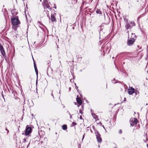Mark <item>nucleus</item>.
Here are the masks:
<instances>
[{
	"mask_svg": "<svg viewBox=\"0 0 148 148\" xmlns=\"http://www.w3.org/2000/svg\"><path fill=\"white\" fill-rule=\"evenodd\" d=\"M135 25V24L134 21H129L127 22L125 25V27L127 29H131L132 27Z\"/></svg>",
	"mask_w": 148,
	"mask_h": 148,
	"instance_id": "nucleus-1",
	"label": "nucleus"
},
{
	"mask_svg": "<svg viewBox=\"0 0 148 148\" xmlns=\"http://www.w3.org/2000/svg\"><path fill=\"white\" fill-rule=\"evenodd\" d=\"M32 130V128L29 127L28 125L26 126L25 131V134L26 136H30V134L31 133Z\"/></svg>",
	"mask_w": 148,
	"mask_h": 148,
	"instance_id": "nucleus-2",
	"label": "nucleus"
},
{
	"mask_svg": "<svg viewBox=\"0 0 148 148\" xmlns=\"http://www.w3.org/2000/svg\"><path fill=\"white\" fill-rule=\"evenodd\" d=\"M95 133L96 136V138L98 143H101L102 139L101 137V135L99 134V132L97 130L95 131Z\"/></svg>",
	"mask_w": 148,
	"mask_h": 148,
	"instance_id": "nucleus-3",
	"label": "nucleus"
},
{
	"mask_svg": "<svg viewBox=\"0 0 148 148\" xmlns=\"http://www.w3.org/2000/svg\"><path fill=\"white\" fill-rule=\"evenodd\" d=\"M11 21L13 25H17L20 23L18 19L15 17L12 18V19Z\"/></svg>",
	"mask_w": 148,
	"mask_h": 148,
	"instance_id": "nucleus-4",
	"label": "nucleus"
},
{
	"mask_svg": "<svg viewBox=\"0 0 148 148\" xmlns=\"http://www.w3.org/2000/svg\"><path fill=\"white\" fill-rule=\"evenodd\" d=\"M135 41V39L133 38H130V39H128L127 42V44L129 46L132 45Z\"/></svg>",
	"mask_w": 148,
	"mask_h": 148,
	"instance_id": "nucleus-5",
	"label": "nucleus"
},
{
	"mask_svg": "<svg viewBox=\"0 0 148 148\" xmlns=\"http://www.w3.org/2000/svg\"><path fill=\"white\" fill-rule=\"evenodd\" d=\"M0 50L2 55H3V57L6 59V56L5 55V52L4 50V48L3 47L1 46Z\"/></svg>",
	"mask_w": 148,
	"mask_h": 148,
	"instance_id": "nucleus-6",
	"label": "nucleus"
},
{
	"mask_svg": "<svg viewBox=\"0 0 148 148\" xmlns=\"http://www.w3.org/2000/svg\"><path fill=\"white\" fill-rule=\"evenodd\" d=\"M44 6L46 8H48L49 10H51V8L49 5V4L48 3L47 1H45L44 2Z\"/></svg>",
	"mask_w": 148,
	"mask_h": 148,
	"instance_id": "nucleus-7",
	"label": "nucleus"
},
{
	"mask_svg": "<svg viewBox=\"0 0 148 148\" xmlns=\"http://www.w3.org/2000/svg\"><path fill=\"white\" fill-rule=\"evenodd\" d=\"M134 91V89L132 87H130L128 90V92L130 95H132Z\"/></svg>",
	"mask_w": 148,
	"mask_h": 148,
	"instance_id": "nucleus-8",
	"label": "nucleus"
},
{
	"mask_svg": "<svg viewBox=\"0 0 148 148\" xmlns=\"http://www.w3.org/2000/svg\"><path fill=\"white\" fill-rule=\"evenodd\" d=\"M104 28V26L103 24H102L99 27V34L102 31Z\"/></svg>",
	"mask_w": 148,
	"mask_h": 148,
	"instance_id": "nucleus-9",
	"label": "nucleus"
},
{
	"mask_svg": "<svg viewBox=\"0 0 148 148\" xmlns=\"http://www.w3.org/2000/svg\"><path fill=\"white\" fill-rule=\"evenodd\" d=\"M47 74L48 75L49 73H52V69L51 67L49 66L47 68Z\"/></svg>",
	"mask_w": 148,
	"mask_h": 148,
	"instance_id": "nucleus-10",
	"label": "nucleus"
},
{
	"mask_svg": "<svg viewBox=\"0 0 148 148\" xmlns=\"http://www.w3.org/2000/svg\"><path fill=\"white\" fill-rule=\"evenodd\" d=\"M78 104L79 105H82V101L81 99L80 98L77 97L76 98Z\"/></svg>",
	"mask_w": 148,
	"mask_h": 148,
	"instance_id": "nucleus-11",
	"label": "nucleus"
},
{
	"mask_svg": "<svg viewBox=\"0 0 148 148\" xmlns=\"http://www.w3.org/2000/svg\"><path fill=\"white\" fill-rule=\"evenodd\" d=\"M51 21L52 22H56V18L55 17L53 16V15L52 14L51 16Z\"/></svg>",
	"mask_w": 148,
	"mask_h": 148,
	"instance_id": "nucleus-12",
	"label": "nucleus"
},
{
	"mask_svg": "<svg viewBox=\"0 0 148 148\" xmlns=\"http://www.w3.org/2000/svg\"><path fill=\"white\" fill-rule=\"evenodd\" d=\"M34 66L36 74L37 75V76L38 75V71L37 69L36 64L34 62Z\"/></svg>",
	"mask_w": 148,
	"mask_h": 148,
	"instance_id": "nucleus-13",
	"label": "nucleus"
},
{
	"mask_svg": "<svg viewBox=\"0 0 148 148\" xmlns=\"http://www.w3.org/2000/svg\"><path fill=\"white\" fill-rule=\"evenodd\" d=\"M131 119H132V121H133L134 123L136 125L137 124L138 122V120L136 118H132Z\"/></svg>",
	"mask_w": 148,
	"mask_h": 148,
	"instance_id": "nucleus-14",
	"label": "nucleus"
},
{
	"mask_svg": "<svg viewBox=\"0 0 148 148\" xmlns=\"http://www.w3.org/2000/svg\"><path fill=\"white\" fill-rule=\"evenodd\" d=\"M92 115L94 119H97V116L94 113H92Z\"/></svg>",
	"mask_w": 148,
	"mask_h": 148,
	"instance_id": "nucleus-15",
	"label": "nucleus"
},
{
	"mask_svg": "<svg viewBox=\"0 0 148 148\" xmlns=\"http://www.w3.org/2000/svg\"><path fill=\"white\" fill-rule=\"evenodd\" d=\"M62 128L64 130H66L67 129V125H64L62 126Z\"/></svg>",
	"mask_w": 148,
	"mask_h": 148,
	"instance_id": "nucleus-16",
	"label": "nucleus"
},
{
	"mask_svg": "<svg viewBox=\"0 0 148 148\" xmlns=\"http://www.w3.org/2000/svg\"><path fill=\"white\" fill-rule=\"evenodd\" d=\"M130 124H131V125L132 126H134V125H136L134 123V122L133 121H132L131 119V120H130Z\"/></svg>",
	"mask_w": 148,
	"mask_h": 148,
	"instance_id": "nucleus-17",
	"label": "nucleus"
},
{
	"mask_svg": "<svg viewBox=\"0 0 148 148\" xmlns=\"http://www.w3.org/2000/svg\"><path fill=\"white\" fill-rule=\"evenodd\" d=\"M96 12L97 14H101V12L100 10H97L96 11Z\"/></svg>",
	"mask_w": 148,
	"mask_h": 148,
	"instance_id": "nucleus-18",
	"label": "nucleus"
},
{
	"mask_svg": "<svg viewBox=\"0 0 148 148\" xmlns=\"http://www.w3.org/2000/svg\"><path fill=\"white\" fill-rule=\"evenodd\" d=\"M124 20L126 22V24L127 23V22L129 21H128V19L126 18H124Z\"/></svg>",
	"mask_w": 148,
	"mask_h": 148,
	"instance_id": "nucleus-19",
	"label": "nucleus"
},
{
	"mask_svg": "<svg viewBox=\"0 0 148 148\" xmlns=\"http://www.w3.org/2000/svg\"><path fill=\"white\" fill-rule=\"evenodd\" d=\"M27 139V138H25L23 140V142L25 143L26 141V139Z\"/></svg>",
	"mask_w": 148,
	"mask_h": 148,
	"instance_id": "nucleus-20",
	"label": "nucleus"
},
{
	"mask_svg": "<svg viewBox=\"0 0 148 148\" xmlns=\"http://www.w3.org/2000/svg\"><path fill=\"white\" fill-rule=\"evenodd\" d=\"M122 133V131L121 130H120L119 131V134H121Z\"/></svg>",
	"mask_w": 148,
	"mask_h": 148,
	"instance_id": "nucleus-21",
	"label": "nucleus"
},
{
	"mask_svg": "<svg viewBox=\"0 0 148 148\" xmlns=\"http://www.w3.org/2000/svg\"><path fill=\"white\" fill-rule=\"evenodd\" d=\"M69 115L70 116V118L71 119L72 118V116L70 113H69Z\"/></svg>",
	"mask_w": 148,
	"mask_h": 148,
	"instance_id": "nucleus-22",
	"label": "nucleus"
},
{
	"mask_svg": "<svg viewBox=\"0 0 148 148\" xmlns=\"http://www.w3.org/2000/svg\"><path fill=\"white\" fill-rule=\"evenodd\" d=\"M75 88L76 89V90H77V91H78V87H77V86H75Z\"/></svg>",
	"mask_w": 148,
	"mask_h": 148,
	"instance_id": "nucleus-23",
	"label": "nucleus"
},
{
	"mask_svg": "<svg viewBox=\"0 0 148 148\" xmlns=\"http://www.w3.org/2000/svg\"><path fill=\"white\" fill-rule=\"evenodd\" d=\"M123 53H120L119 54H118V55L116 56V57H117V56H118V55H121V54H123Z\"/></svg>",
	"mask_w": 148,
	"mask_h": 148,
	"instance_id": "nucleus-24",
	"label": "nucleus"
},
{
	"mask_svg": "<svg viewBox=\"0 0 148 148\" xmlns=\"http://www.w3.org/2000/svg\"><path fill=\"white\" fill-rule=\"evenodd\" d=\"M132 36H133V37L134 36H136L135 35V34H134L133 33L132 34Z\"/></svg>",
	"mask_w": 148,
	"mask_h": 148,
	"instance_id": "nucleus-25",
	"label": "nucleus"
},
{
	"mask_svg": "<svg viewBox=\"0 0 148 148\" xmlns=\"http://www.w3.org/2000/svg\"><path fill=\"white\" fill-rule=\"evenodd\" d=\"M53 90H52V92L53 91ZM51 95L53 97V98H54V96H53V93H52H52H51Z\"/></svg>",
	"mask_w": 148,
	"mask_h": 148,
	"instance_id": "nucleus-26",
	"label": "nucleus"
},
{
	"mask_svg": "<svg viewBox=\"0 0 148 148\" xmlns=\"http://www.w3.org/2000/svg\"><path fill=\"white\" fill-rule=\"evenodd\" d=\"M79 112L81 113V114H82V111L81 110H79Z\"/></svg>",
	"mask_w": 148,
	"mask_h": 148,
	"instance_id": "nucleus-27",
	"label": "nucleus"
},
{
	"mask_svg": "<svg viewBox=\"0 0 148 148\" xmlns=\"http://www.w3.org/2000/svg\"><path fill=\"white\" fill-rule=\"evenodd\" d=\"M76 123H74V122H73L72 123V124L73 125H76Z\"/></svg>",
	"mask_w": 148,
	"mask_h": 148,
	"instance_id": "nucleus-28",
	"label": "nucleus"
},
{
	"mask_svg": "<svg viewBox=\"0 0 148 148\" xmlns=\"http://www.w3.org/2000/svg\"><path fill=\"white\" fill-rule=\"evenodd\" d=\"M115 80H116V79H113L112 80V82L114 81V82H115Z\"/></svg>",
	"mask_w": 148,
	"mask_h": 148,
	"instance_id": "nucleus-29",
	"label": "nucleus"
},
{
	"mask_svg": "<svg viewBox=\"0 0 148 148\" xmlns=\"http://www.w3.org/2000/svg\"><path fill=\"white\" fill-rule=\"evenodd\" d=\"M84 135H85V134H84L83 136V137H82V140H83V139H84Z\"/></svg>",
	"mask_w": 148,
	"mask_h": 148,
	"instance_id": "nucleus-30",
	"label": "nucleus"
},
{
	"mask_svg": "<svg viewBox=\"0 0 148 148\" xmlns=\"http://www.w3.org/2000/svg\"><path fill=\"white\" fill-rule=\"evenodd\" d=\"M5 130H6V131H7V133H8V132H9V130H8L7 129V128H6Z\"/></svg>",
	"mask_w": 148,
	"mask_h": 148,
	"instance_id": "nucleus-31",
	"label": "nucleus"
},
{
	"mask_svg": "<svg viewBox=\"0 0 148 148\" xmlns=\"http://www.w3.org/2000/svg\"><path fill=\"white\" fill-rule=\"evenodd\" d=\"M80 119H82V117L81 116H80Z\"/></svg>",
	"mask_w": 148,
	"mask_h": 148,
	"instance_id": "nucleus-32",
	"label": "nucleus"
},
{
	"mask_svg": "<svg viewBox=\"0 0 148 148\" xmlns=\"http://www.w3.org/2000/svg\"><path fill=\"white\" fill-rule=\"evenodd\" d=\"M126 100V99L125 98L124 99V101H125Z\"/></svg>",
	"mask_w": 148,
	"mask_h": 148,
	"instance_id": "nucleus-33",
	"label": "nucleus"
},
{
	"mask_svg": "<svg viewBox=\"0 0 148 148\" xmlns=\"http://www.w3.org/2000/svg\"><path fill=\"white\" fill-rule=\"evenodd\" d=\"M116 81H117L116 82H114V83H117L118 82V80H116Z\"/></svg>",
	"mask_w": 148,
	"mask_h": 148,
	"instance_id": "nucleus-34",
	"label": "nucleus"
},
{
	"mask_svg": "<svg viewBox=\"0 0 148 148\" xmlns=\"http://www.w3.org/2000/svg\"><path fill=\"white\" fill-rule=\"evenodd\" d=\"M2 96H3V98L4 99L3 94H2Z\"/></svg>",
	"mask_w": 148,
	"mask_h": 148,
	"instance_id": "nucleus-35",
	"label": "nucleus"
},
{
	"mask_svg": "<svg viewBox=\"0 0 148 148\" xmlns=\"http://www.w3.org/2000/svg\"><path fill=\"white\" fill-rule=\"evenodd\" d=\"M13 11L12 10L11 11L12 13V14H13V13H12Z\"/></svg>",
	"mask_w": 148,
	"mask_h": 148,
	"instance_id": "nucleus-36",
	"label": "nucleus"
},
{
	"mask_svg": "<svg viewBox=\"0 0 148 148\" xmlns=\"http://www.w3.org/2000/svg\"><path fill=\"white\" fill-rule=\"evenodd\" d=\"M67 113H68L69 114V113H70L69 111H67Z\"/></svg>",
	"mask_w": 148,
	"mask_h": 148,
	"instance_id": "nucleus-37",
	"label": "nucleus"
},
{
	"mask_svg": "<svg viewBox=\"0 0 148 148\" xmlns=\"http://www.w3.org/2000/svg\"><path fill=\"white\" fill-rule=\"evenodd\" d=\"M147 148H148V144H147Z\"/></svg>",
	"mask_w": 148,
	"mask_h": 148,
	"instance_id": "nucleus-38",
	"label": "nucleus"
},
{
	"mask_svg": "<svg viewBox=\"0 0 148 148\" xmlns=\"http://www.w3.org/2000/svg\"><path fill=\"white\" fill-rule=\"evenodd\" d=\"M140 18V17H138V19L139 18Z\"/></svg>",
	"mask_w": 148,
	"mask_h": 148,
	"instance_id": "nucleus-39",
	"label": "nucleus"
},
{
	"mask_svg": "<svg viewBox=\"0 0 148 148\" xmlns=\"http://www.w3.org/2000/svg\"><path fill=\"white\" fill-rule=\"evenodd\" d=\"M24 104L25 103V100H24Z\"/></svg>",
	"mask_w": 148,
	"mask_h": 148,
	"instance_id": "nucleus-40",
	"label": "nucleus"
},
{
	"mask_svg": "<svg viewBox=\"0 0 148 148\" xmlns=\"http://www.w3.org/2000/svg\"><path fill=\"white\" fill-rule=\"evenodd\" d=\"M29 145V143L28 144V146L27 147V148L28 147Z\"/></svg>",
	"mask_w": 148,
	"mask_h": 148,
	"instance_id": "nucleus-41",
	"label": "nucleus"
},
{
	"mask_svg": "<svg viewBox=\"0 0 148 148\" xmlns=\"http://www.w3.org/2000/svg\"><path fill=\"white\" fill-rule=\"evenodd\" d=\"M103 128H104V129H105V127H104V126L103 125Z\"/></svg>",
	"mask_w": 148,
	"mask_h": 148,
	"instance_id": "nucleus-42",
	"label": "nucleus"
},
{
	"mask_svg": "<svg viewBox=\"0 0 148 148\" xmlns=\"http://www.w3.org/2000/svg\"><path fill=\"white\" fill-rule=\"evenodd\" d=\"M54 8H56V7H55Z\"/></svg>",
	"mask_w": 148,
	"mask_h": 148,
	"instance_id": "nucleus-43",
	"label": "nucleus"
},
{
	"mask_svg": "<svg viewBox=\"0 0 148 148\" xmlns=\"http://www.w3.org/2000/svg\"><path fill=\"white\" fill-rule=\"evenodd\" d=\"M75 86H76V83H75Z\"/></svg>",
	"mask_w": 148,
	"mask_h": 148,
	"instance_id": "nucleus-44",
	"label": "nucleus"
},
{
	"mask_svg": "<svg viewBox=\"0 0 148 148\" xmlns=\"http://www.w3.org/2000/svg\"><path fill=\"white\" fill-rule=\"evenodd\" d=\"M123 138V140H124V138Z\"/></svg>",
	"mask_w": 148,
	"mask_h": 148,
	"instance_id": "nucleus-45",
	"label": "nucleus"
},
{
	"mask_svg": "<svg viewBox=\"0 0 148 148\" xmlns=\"http://www.w3.org/2000/svg\"><path fill=\"white\" fill-rule=\"evenodd\" d=\"M69 89H71V88H69Z\"/></svg>",
	"mask_w": 148,
	"mask_h": 148,
	"instance_id": "nucleus-46",
	"label": "nucleus"
},
{
	"mask_svg": "<svg viewBox=\"0 0 148 148\" xmlns=\"http://www.w3.org/2000/svg\"><path fill=\"white\" fill-rule=\"evenodd\" d=\"M59 93H60V92H59Z\"/></svg>",
	"mask_w": 148,
	"mask_h": 148,
	"instance_id": "nucleus-47",
	"label": "nucleus"
},
{
	"mask_svg": "<svg viewBox=\"0 0 148 148\" xmlns=\"http://www.w3.org/2000/svg\"><path fill=\"white\" fill-rule=\"evenodd\" d=\"M56 134H57V132H56Z\"/></svg>",
	"mask_w": 148,
	"mask_h": 148,
	"instance_id": "nucleus-48",
	"label": "nucleus"
},
{
	"mask_svg": "<svg viewBox=\"0 0 148 148\" xmlns=\"http://www.w3.org/2000/svg\"><path fill=\"white\" fill-rule=\"evenodd\" d=\"M147 73H148V71H147Z\"/></svg>",
	"mask_w": 148,
	"mask_h": 148,
	"instance_id": "nucleus-49",
	"label": "nucleus"
},
{
	"mask_svg": "<svg viewBox=\"0 0 148 148\" xmlns=\"http://www.w3.org/2000/svg\"><path fill=\"white\" fill-rule=\"evenodd\" d=\"M114 58V57H113L112 58L113 59Z\"/></svg>",
	"mask_w": 148,
	"mask_h": 148,
	"instance_id": "nucleus-50",
	"label": "nucleus"
}]
</instances>
